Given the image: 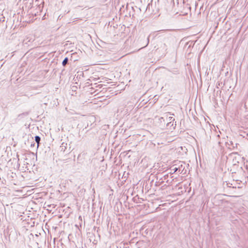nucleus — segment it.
Wrapping results in <instances>:
<instances>
[{"mask_svg": "<svg viewBox=\"0 0 248 248\" xmlns=\"http://www.w3.org/2000/svg\"><path fill=\"white\" fill-rule=\"evenodd\" d=\"M35 140L37 143V147H38L39 145V143H40V138L39 136H36L35 137Z\"/></svg>", "mask_w": 248, "mask_h": 248, "instance_id": "nucleus-1", "label": "nucleus"}, {"mask_svg": "<svg viewBox=\"0 0 248 248\" xmlns=\"http://www.w3.org/2000/svg\"><path fill=\"white\" fill-rule=\"evenodd\" d=\"M67 62H68V58H65L64 59V60L62 62V65L63 66L65 65L67 63Z\"/></svg>", "mask_w": 248, "mask_h": 248, "instance_id": "nucleus-2", "label": "nucleus"}]
</instances>
